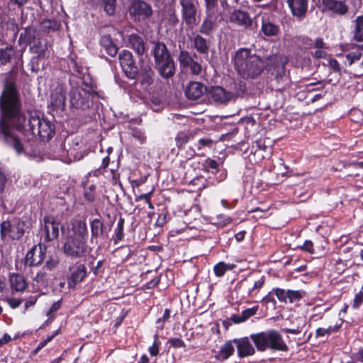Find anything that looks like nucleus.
Wrapping results in <instances>:
<instances>
[{
    "instance_id": "obj_20",
    "label": "nucleus",
    "mask_w": 363,
    "mask_h": 363,
    "mask_svg": "<svg viewBox=\"0 0 363 363\" xmlns=\"http://www.w3.org/2000/svg\"><path fill=\"white\" fill-rule=\"evenodd\" d=\"M235 342L236 343L239 357H245L255 353V349L248 338L245 337L239 340H235Z\"/></svg>"
},
{
    "instance_id": "obj_24",
    "label": "nucleus",
    "mask_w": 363,
    "mask_h": 363,
    "mask_svg": "<svg viewBox=\"0 0 363 363\" xmlns=\"http://www.w3.org/2000/svg\"><path fill=\"white\" fill-rule=\"evenodd\" d=\"M234 352V347L231 342H225L215 355V359L223 362L233 355Z\"/></svg>"
},
{
    "instance_id": "obj_1",
    "label": "nucleus",
    "mask_w": 363,
    "mask_h": 363,
    "mask_svg": "<svg viewBox=\"0 0 363 363\" xmlns=\"http://www.w3.org/2000/svg\"><path fill=\"white\" fill-rule=\"evenodd\" d=\"M0 108L2 118L0 121V135H3L6 142L12 146L17 153L23 150L19 139L10 132L9 120L16 123L18 128L23 127L31 138L38 137L43 141L49 140L54 134V128L50 121L38 111H29L25 116L20 113V103L17 91L13 84H6L0 96Z\"/></svg>"
},
{
    "instance_id": "obj_49",
    "label": "nucleus",
    "mask_w": 363,
    "mask_h": 363,
    "mask_svg": "<svg viewBox=\"0 0 363 363\" xmlns=\"http://www.w3.org/2000/svg\"><path fill=\"white\" fill-rule=\"evenodd\" d=\"M191 72L194 74H199L201 71V66L198 62L192 60H189V64L187 65Z\"/></svg>"
},
{
    "instance_id": "obj_59",
    "label": "nucleus",
    "mask_w": 363,
    "mask_h": 363,
    "mask_svg": "<svg viewBox=\"0 0 363 363\" xmlns=\"http://www.w3.org/2000/svg\"><path fill=\"white\" fill-rule=\"evenodd\" d=\"M264 277H261L259 279H258L257 281H256L255 283H254V285H253V287L252 289L249 291V293H252L255 289H259V288H261L262 286V285L264 284Z\"/></svg>"
},
{
    "instance_id": "obj_13",
    "label": "nucleus",
    "mask_w": 363,
    "mask_h": 363,
    "mask_svg": "<svg viewBox=\"0 0 363 363\" xmlns=\"http://www.w3.org/2000/svg\"><path fill=\"white\" fill-rule=\"evenodd\" d=\"M208 95L214 102L218 104H225L234 97L233 93L225 91L219 86L211 87L208 91Z\"/></svg>"
},
{
    "instance_id": "obj_54",
    "label": "nucleus",
    "mask_w": 363,
    "mask_h": 363,
    "mask_svg": "<svg viewBox=\"0 0 363 363\" xmlns=\"http://www.w3.org/2000/svg\"><path fill=\"white\" fill-rule=\"evenodd\" d=\"M329 66L335 72H339L340 70V67L339 62L335 59H330L329 60Z\"/></svg>"
},
{
    "instance_id": "obj_14",
    "label": "nucleus",
    "mask_w": 363,
    "mask_h": 363,
    "mask_svg": "<svg viewBox=\"0 0 363 363\" xmlns=\"http://www.w3.org/2000/svg\"><path fill=\"white\" fill-rule=\"evenodd\" d=\"M206 16L200 27L199 31L209 35L218 26V14L216 11H206Z\"/></svg>"
},
{
    "instance_id": "obj_43",
    "label": "nucleus",
    "mask_w": 363,
    "mask_h": 363,
    "mask_svg": "<svg viewBox=\"0 0 363 363\" xmlns=\"http://www.w3.org/2000/svg\"><path fill=\"white\" fill-rule=\"evenodd\" d=\"M155 340L151 347H149V352L152 356H157L159 353V347L160 342L158 340V335L157 334L154 336Z\"/></svg>"
},
{
    "instance_id": "obj_47",
    "label": "nucleus",
    "mask_w": 363,
    "mask_h": 363,
    "mask_svg": "<svg viewBox=\"0 0 363 363\" xmlns=\"http://www.w3.org/2000/svg\"><path fill=\"white\" fill-rule=\"evenodd\" d=\"M361 57L362 53L359 51L351 52L346 56L350 65H351L354 62L359 60Z\"/></svg>"
},
{
    "instance_id": "obj_7",
    "label": "nucleus",
    "mask_w": 363,
    "mask_h": 363,
    "mask_svg": "<svg viewBox=\"0 0 363 363\" xmlns=\"http://www.w3.org/2000/svg\"><path fill=\"white\" fill-rule=\"evenodd\" d=\"M23 226V223L18 220H15L13 223L9 220L3 221L1 223V234L2 237L8 235L13 240H18L24 233Z\"/></svg>"
},
{
    "instance_id": "obj_45",
    "label": "nucleus",
    "mask_w": 363,
    "mask_h": 363,
    "mask_svg": "<svg viewBox=\"0 0 363 363\" xmlns=\"http://www.w3.org/2000/svg\"><path fill=\"white\" fill-rule=\"evenodd\" d=\"M272 292L274 293L277 298L279 301L281 302H286L287 301V296H286V291L280 289V288H276L272 290Z\"/></svg>"
},
{
    "instance_id": "obj_29",
    "label": "nucleus",
    "mask_w": 363,
    "mask_h": 363,
    "mask_svg": "<svg viewBox=\"0 0 363 363\" xmlns=\"http://www.w3.org/2000/svg\"><path fill=\"white\" fill-rule=\"evenodd\" d=\"M194 48L199 53H207L208 46L206 40L200 35H196L193 38Z\"/></svg>"
},
{
    "instance_id": "obj_21",
    "label": "nucleus",
    "mask_w": 363,
    "mask_h": 363,
    "mask_svg": "<svg viewBox=\"0 0 363 363\" xmlns=\"http://www.w3.org/2000/svg\"><path fill=\"white\" fill-rule=\"evenodd\" d=\"M152 54L156 64L172 58L166 45L163 43H157L155 45Z\"/></svg>"
},
{
    "instance_id": "obj_31",
    "label": "nucleus",
    "mask_w": 363,
    "mask_h": 363,
    "mask_svg": "<svg viewBox=\"0 0 363 363\" xmlns=\"http://www.w3.org/2000/svg\"><path fill=\"white\" fill-rule=\"evenodd\" d=\"M154 72L150 67H145L141 74V84L145 86H148L153 83Z\"/></svg>"
},
{
    "instance_id": "obj_60",
    "label": "nucleus",
    "mask_w": 363,
    "mask_h": 363,
    "mask_svg": "<svg viewBox=\"0 0 363 363\" xmlns=\"http://www.w3.org/2000/svg\"><path fill=\"white\" fill-rule=\"evenodd\" d=\"M314 45L317 49H324L325 48V43L323 40L320 38H318L315 39L314 42Z\"/></svg>"
},
{
    "instance_id": "obj_34",
    "label": "nucleus",
    "mask_w": 363,
    "mask_h": 363,
    "mask_svg": "<svg viewBox=\"0 0 363 363\" xmlns=\"http://www.w3.org/2000/svg\"><path fill=\"white\" fill-rule=\"evenodd\" d=\"M262 30L265 35L275 36L279 32V28L275 24L270 22H262Z\"/></svg>"
},
{
    "instance_id": "obj_53",
    "label": "nucleus",
    "mask_w": 363,
    "mask_h": 363,
    "mask_svg": "<svg viewBox=\"0 0 363 363\" xmlns=\"http://www.w3.org/2000/svg\"><path fill=\"white\" fill-rule=\"evenodd\" d=\"M334 330H335V329L331 326L328 327V328H318L316 330V336L317 337H323L325 335L330 334V333H332Z\"/></svg>"
},
{
    "instance_id": "obj_46",
    "label": "nucleus",
    "mask_w": 363,
    "mask_h": 363,
    "mask_svg": "<svg viewBox=\"0 0 363 363\" xmlns=\"http://www.w3.org/2000/svg\"><path fill=\"white\" fill-rule=\"evenodd\" d=\"M123 226L124 219L123 218H120L117 223V228L116 229V235L118 240H121L123 238Z\"/></svg>"
},
{
    "instance_id": "obj_28",
    "label": "nucleus",
    "mask_w": 363,
    "mask_h": 363,
    "mask_svg": "<svg viewBox=\"0 0 363 363\" xmlns=\"http://www.w3.org/2000/svg\"><path fill=\"white\" fill-rule=\"evenodd\" d=\"M30 45V50L33 53L38 55V57H45L48 52V45L45 42L38 39Z\"/></svg>"
},
{
    "instance_id": "obj_18",
    "label": "nucleus",
    "mask_w": 363,
    "mask_h": 363,
    "mask_svg": "<svg viewBox=\"0 0 363 363\" xmlns=\"http://www.w3.org/2000/svg\"><path fill=\"white\" fill-rule=\"evenodd\" d=\"M66 93L62 91H55L52 93L50 99V105L57 112L63 111L65 109Z\"/></svg>"
},
{
    "instance_id": "obj_15",
    "label": "nucleus",
    "mask_w": 363,
    "mask_h": 363,
    "mask_svg": "<svg viewBox=\"0 0 363 363\" xmlns=\"http://www.w3.org/2000/svg\"><path fill=\"white\" fill-rule=\"evenodd\" d=\"M9 284L12 294L23 292L28 287V283L24 277L18 273L9 274Z\"/></svg>"
},
{
    "instance_id": "obj_11",
    "label": "nucleus",
    "mask_w": 363,
    "mask_h": 363,
    "mask_svg": "<svg viewBox=\"0 0 363 363\" xmlns=\"http://www.w3.org/2000/svg\"><path fill=\"white\" fill-rule=\"evenodd\" d=\"M44 226L42 230V238L44 241L49 242L56 239L59 235L60 223L55 222L51 216H45L43 219Z\"/></svg>"
},
{
    "instance_id": "obj_27",
    "label": "nucleus",
    "mask_w": 363,
    "mask_h": 363,
    "mask_svg": "<svg viewBox=\"0 0 363 363\" xmlns=\"http://www.w3.org/2000/svg\"><path fill=\"white\" fill-rule=\"evenodd\" d=\"M86 275V269L84 264H79L72 272L71 281H69V287L75 286L77 283L82 281Z\"/></svg>"
},
{
    "instance_id": "obj_42",
    "label": "nucleus",
    "mask_w": 363,
    "mask_h": 363,
    "mask_svg": "<svg viewBox=\"0 0 363 363\" xmlns=\"http://www.w3.org/2000/svg\"><path fill=\"white\" fill-rule=\"evenodd\" d=\"M231 221L232 220L229 216L224 214H219L216 216V221L215 224L220 226H225L230 223Z\"/></svg>"
},
{
    "instance_id": "obj_19",
    "label": "nucleus",
    "mask_w": 363,
    "mask_h": 363,
    "mask_svg": "<svg viewBox=\"0 0 363 363\" xmlns=\"http://www.w3.org/2000/svg\"><path fill=\"white\" fill-rule=\"evenodd\" d=\"M294 16L303 17L308 10V0H287Z\"/></svg>"
},
{
    "instance_id": "obj_52",
    "label": "nucleus",
    "mask_w": 363,
    "mask_h": 363,
    "mask_svg": "<svg viewBox=\"0 0 363 363\" xmlns=\"http://www.w3.org/2000/svg\"><path fill=\"white\" fill-rule=\"evenodd\" d=\"M218 0H204L206 11H216L215 9L218 5Z\"/></svg>"
},
{
    "instance_id": "obj_6",
    "label": "nucleus",
    "mask_w": 363,
    "mask_h": 363,
    "mask_svg": "<svg viewBox=\"0 0 363 363\" xmlns=\"http://www.w3.org/2000/svg\"><path fill=\"white\" fill-rule=\"evenodd\" d=\"M128 13L134 22H142L150 18L153 13L152 6L143 0H133L129 8Z\"/></svg>"
},
{
    "instance_id": "obj_32",
    "label": "nucleus",
    "mask_w": 363,
    "mask_h": 363,
    "mask_svg": "<svg viewBox=\"0 0 363 363\" xmlns=\"http://www.w3.org/2000/svg\"><path fill=\"white\" fill-rule=\"evenodd\" d=\"M235 267L233 264H225L223 262H220L216 264L213 267V271L216 277H223L226 271L231 270Z\"/></svg>"
},
{
    "instance_id": "obj_61",
    "label": "nucleus",
    "mask_w": 363,
    "mask_h": 363,
    "mask_svg": "<svg viewBox=\"0 0 363 363\" xmlns=\"http://www.w3.org/2000/svg\"><path fill=\"white\" fill-rule=\"evenodd\" d=\"M326 52L324 49H317L313 54V56L317 59L324 58Z\"/></svg>"
},
{
    "instance_id": "obj_36",
    "label": "nucleus",
    "mask_w": 363,
    "mask_h": 363,
    "mask_svg": "<svg viewBox=\"0 0 363 363\" xmlns=\"http://www.w3.org/2000/svg\"><path fill=\"white\" fill-rule=\"evenodd\" d=\"M42 30L46 32L54 31L58 29L60 24L54 20H44L40 24Z\"/></svg>"
},
{
    "instance_id": "obj_62",
    "label": "nucleus",
    "mask_w": 363,
    "mask_h": 363,
    "mask_svg": "<svg viewBox=\"0 0 363 363\" xmlns=\"http://www.w3.org/2000/svg\"><path fill=\"white\" fill-rule=\"evenodd\" d=\"M169 316H170V311L169 309H165L162 318L157 319V323L159 324L161 322L166 321L167 320H168Z\"/></svg>"
},
{
    "instance_id": "obj_63",
    "label": "nucleus",
    "mask_w": 363,
    "mask_h": 363,
    "mask_svg": "<svg viewBox=\"0 0 363 363\" xmlns=\"http://www.w3.org/2000/svg\"><path fill=\"white\" fill-rule=\"evenodd\" d=\"M11 340V336L5 333L4 336L0 339V346L8 343Z\"/></svg>"
},
{
    "instance_id": "obj_64",
    "label": "nucleus",
    "mask_w": 363,
    "mask_h": 363,
    "mask_svg": "<svg viewBox=\"0 0 363 363\" xmlns=\"http://www.w3.org/2000/svg\"><path fill=\"white\" fill-rule=\"evenodd\" d=\"M355 358H356V360L358 361V362H360L362 363H363V350H359L356 354H355Z\"/></svg>"
},
{
    "instance_id": "obj_38",
    "label": "nucleus",
    "mask_w": 363,
    "mask_h": 363,
    "mask_svg": "<svg viewBox=\"0 0 363 363\" xmlns=\"http://www.w3.org/2000/svg\"><path fill=\"white\" fill-rule=\"evenodd\" d=\"M303 292L299 290H286L287 300L290 303L298 301L303 296Z\"/></svg>"
},
{
    "instance_id": "obj_23",
    "label": "nucleus",
    "mask_w": 363,
    "mask_h": 363,
    "mask_svg": "<svg viewBox=\"0 0 363 363\" xmlns=\"http://www.w3.org/2000/svg\"><path fill=\"white\" fill-rule=\"evenodd\" d=\"M100 44L110 56L114 57L116 55L118 48L109 35H104L100 40Z\"/></svg>"
},
{
    "instance_id": "obj_26",
    "label": "nucleus",
    "mask_w": 363,
    "mask_h": 363,
    "mask_svg": "<svg viewBox=\"0 0 363 363\" xmlns=\"http://www.w3.org/2000/svg\"><path fill=\"white\" fill-rule=\"evenodd\" d=\"M131 48L139 55H142L145 50L143 40L136 34H131L128 38Z\"/></svg>"
},
{
    "instance_id": "obj_8",
    "label": "nucleus",
    "mask_w": 363,
    "mask_h": 363,
    "mask_svg": "<svg viewBox=\"0 0 363 363\" xmlns=\"http://www.w3.org/2000/svg\"><path fill=\"white\" fill-rule=\"evenodd\" d=\"M46 247L45 245L39 243L34 245L26 253L25 257V265L28 267H37L42 264L45 259Z\"/></svg>"
},
{
    "instance_id": "obj_37",
    "label": "nucleus",
    "mask_w": 363,
    "mask_h": 363,
    "mask_svg": "<svg viewBox=\"0 0 363 363\" xmlns=\"http://www.w3.org/2000/svg\"><path fill=\"white\" fill-rule=\"evenodd\" d=\"M92 236L99 237L103 234V223L98 219L94 220L91 223Z\"/></svg>"
},
{
    "instance_id": "obj_58",
    "label": "nucleus",
    "mask_w": 363,
    "mask_h": 363,
    "mask_svg": "<svg viewBox=\"0 0 363 363\" xmlns=\"http://www.w3.org/2000/svg\"><path fill=\"white\" fill-rule=\"evenodd\" d=\"M152 191L141 194L135 198L136 201H139L140 200H144L145 202H149V200H150Z\"/></svg>"
},
{
    "instance_id": "obj_41",
    "label": "nucleus",
    "mask_w": 363,
    "mask_h": 363,
    "mask_svg": "<svg viewBox=\"0 0 363 363\" xmlns=\"http://www.w3.org/2000/svg\"><path fill=\"white\" fill-rule=\"evenodd\" d=\"M4 301H6L12 309L18 308L22 303L21 298H16L13 297H6Z\"/></svg>"
},
{
    "instance_id": "obj_5",
    "label": "nucleus",
    "mask_w": 363,
    "mask_h": 363,
    "mask_svg": "<svg viewBox=\"0 0 363 363\" xmlns=\"http://www.w3.org/2000/svg\"><path fill=\"white\" fill-rule=\"evenodd\" d=\"M74 238L72 245H69V255L81 257L86 250L85 237L87 235L86 225L84 220H74L72 223Z\"/></svg>"
},
{
    "instance_id": "obj_51",
    "label": "nucleus",
    "mask_w": 363,
    "mask_h": 363,
    "mask_svg": "<svg viewBox=\"0 0 363 363\" xmlns=\"http://www.w3.org/2000/svg\"><path fill=\"white\" fill-rule=\"evenodd\" d=\"M168 342L170 344L172 347L174 348H180L185 347L184 342L180 338H170L168 340Z\"/></svg>"
},
{
    "instance_id": "obj_3",
    "label": "nucleus",
    "mask_w": 363,
    "mask_h": 363,
    "mask_svg": "<svg viewBox=\"0 0 363 363\" xmlns=\"http://www.w3.org/2000/svg\"><path fill=\"white\" fill-rule=\"evenodd\" d=\"M234 67L244 79H256L266 67V62L250 49L240 48L233 57Z\"/></svg>"
},
{
    "instance_id": "obj_9",
    "label": "nucleus",
    "mask_w": 363,
    "mask_h": 363,
    "mask_svg": "<svg viewBox=\"0 0 363 363\" xmlns=\"http://www.w3.org/2000/svg\"><path fill=\"white\" fill-rule=\"evenodd\" d=\"M121 66L126 75L130 79H135L138 73V67L133 60L132 53L128 50H123L119 55Z\"/></svg>"
},
{
    "instance_id": "obj_57",
    "label": "nucleus",
    "mask_w": 363,
    "mask_h": 363,
    "mask_svg": "<svg viewBox=\"0 0 363 363\" xmlns=\"http://www.w3.org/2000/svg\"><path fill=\"white\" fill-rule=\"evenodd\" d=\"M213 143V140L209 138H201L199 140V144L200 145L199 148L203 146L211 147Z\"/></svg>"
},
{
    "instance_id": "obj_48",
    "label": "nucleus",
    "mask_w": 363,
    "mask_h": 363,
    "mask_svg": "<svg viewBox=\"0 0 363 363\" xmlns=\"http://www.w3.org/2000/svg\"><path fill=\"white\" fill-rule=\"evenodd\" d=\"M363 303V292L359 291L357 293L353 299L352 308L357 309Z\"/></svg>"
},
{
    "instance_id": "obj_35",
    "label": "nucleus",
    "mask_w": 363,
    "mask_h": 363,
    "mask_svg": "<svg viewBox=\"0 0 363 363\" xmlns=\"http://www.w3.org/2000/svg\"><path fill=\"white\" fill-rule=\"evenodd\" d=\"M14 53L15 51L11 47H6L5 49L0 50L1 65H5L9 62Z\"/></svg>"
},
{
    "instance_id": "obj_22",
    "label": "nucleus",
    "mask_w": 363,
    "mask_h": 363,
    "mask_svg": "<svg viewBox=\"0 0 363 363\" xmlns=\"http://www.w3.org/2000/svg\"><path fill=\"white\" fill-rule=\"evenodd\" d=\"M160 75L166 79L172 77L174 74L175 67L172 58L164 62L156 64Z\"/></svg>"
},
{
    "instance_id": "obj_10",
    "label": "nucleus",
    "mask_w": 363,
    "mask_h": 363,
    "mask_svg": "<svg viewBox=\"0 0 363 363\" xmlns=\"http://www.w3.org/2000/svg\"><path fill=\"white\" fill-rule=\"evenodd\" d=\"M349 9L345 1L340 0H322V10L336 16L345 15Z\"/></svg>"
},
{
    "instance_id": "obj_4",
    "label": "nucleus",
    "mask_w": 363,
    "mask_h": 363,
    "mask_svg": "<svg viewBox=\"0 0 363 363\" xmlns=\"http://www.w3.org/2000/svg\"><path fill=\"white\" fill-rule=\"evenodd\" d=\"M250 337L259 351H264L267 349L280 351L288 350L280 333L274 330L252 334Z\"/></svg>"
},
{
    "instance_id": "obj_40",
    "label": "nucleus",
    "mask_w": 363,
    "mask_h": 363,
    "mask_svg": "<svg viewBox=\"0 0 363 363\" xmlns=\"http://www.w3.org/2000/svg\"><path fill=\"white\" fill-rule=\"evenodd\" d=\"M297 249H300L302 251L307 252L310 254H313L315 252L313 243L311 240H306L302 245H298L296 247Z\"/></svg>"
},
{
    "instance_id": "obj_2",
    "label": "nucleus",
    "mask_w": 363,
    "mask_h": 363,
    "mask_svg": "<svg viewBox=\"0 0 363 363\" xmlns=\"http://www.w3.org/2000/svg\"><path fill=\"white\" fill-rule=\"evenodd\" d=\"M74 75L78 78L77 86H72L69 92V104L77 109L85 110L92 104L97 96L96 86L87 67L78 65L72 60Z\"/></svg>"
},
{
    "instance_id": "obj_56",
    "label": "nucleus",
    "mask_w": 363,
    "mask_h": 363,
    "mask_svg": "<svg viewBox=\"0 0 363 363\" xmlns=\"http://www.w3.org/2000/svg\"><path fill=\"white\" fill-rule=\"evenodd\" d=\"M60 307V301H56L52 303L50 308L47 311L46 315L50 316L53 312L57 311Z\"/></svg>"
},
{
    "instance_id": "obj_39",
    "label": "nucleus",
    "mask_w": 363,
    "mask_h": 363,
    "mask_svg": "<svg viewBox=\"0 0 363 363\" xmlns=\"http://www.w3.org/2000/svg\"><path fill=\"white\" fill-rule=\"evenodd\" d=\"M276 81L278 83V89H285L289 84V79L287 75L283 72L282 74L279 73L276 76Z\"/></svg>"
},
{
    "instance_id": "obj_25",
    "label": "nucleus",
    "mask_w": 363,
    "mask_h": 363,
    "mask_svg": "<svg viewBox=\"0 0 363 363\" xmlns=\"http://www.w3.org/2000/svg\"><path fill=\"white\" fill-rule=\"evenodd\" d=\"M258 311V306H254L250 308H247L242 311L240 314H234L231 317V320L235 323H240L245 322L250 317L256 314Z\"/></svg>"
},
{
    "instance_id": "obj_12",
    "label": "nucleus",
    "mask_w": 363,
    "mask_h": 363,
    "mask_svg": "<svg viewBox=\"0 0 363 363\" xmlns=\"http://www.w3.org/2000/svg\"><path fill=\"white\" fill-rule=\"evenodd\" d=\"M182 6V16L185 23L189 26L197 23V1H180Z\"/></svg>"
},
{
    "instance_id": "obj_16",
    "label": "nucleus",
    "mask_w": 363,
    "mask_h": 363,
    "mask_svg": "<svg viewBox=\"0 0 363 363\" xmlns=\"http://www.w3.org/2000/svg\"><path fill=\"white\" fill-rule=\"evenodd\" d=\"M206 92V86L198 82H190L185 90L186 96L191 100L200 99Z\"/></svg>"
},
{
    "instance_id": "obj_55",
    "label": "nucleus",
    "mask_w": 363,
    "mask_h": 363,
    "mask_svg": "<svg viewBox=\"0 0 363 363\" xmlns=\"http://www.w3.org/2000/svg\"><path fill=\"white\" fill-rule=\"evenodd\" d=\"M179 60L181 63L185 64L186 65L189 64V60H192V59L189 56L188 53L184 52H181Z\"/></svg>"
},
{
    "instance_id": "obj_50",
    "label": "nucleus",
    "mask_w": 363,
    "mask_h": 363,
    "mask_svg": "<svg viewBox=\"0 0 363 363\" xmlns=\"http://www.w3.org/2000/svg\"><path fill=\"white\" fill-rule=\"evenodd\" d=\"M57 150L56 152L58 153L59 156H61V153H65L66 151V146H65V135H63V139H60L59 141H57Z\"/></svg>"
},
{
    "instance_id": "obj_17",
    "label": "nucleus",
    "mask_w": 363,
    "mask_h": 363,
    "mask_svg": "<svg viewBox=\"0 0 363 363\" xmlns=\"http://www.w3.org/2000/svg\"><path fill=\"white\" fill-rule=\"evenodd\" d=\"M230 21L245 28L250 27L252 23V18L248 13L240 9L232 12L230 16Z\"/></svg>"
},
{
    "instance_id": "obj_44",
    "label": "nucleus",
    "mask_w": 363,
    "mask_h": 363,
    "mask_svg": "<svg viewBox=\"0 0 363 363\" xmlns=\"http://www.w3.org/2000/svg\"><path fill=\"white\" fill-rule=\"evenodd\" d=\"M175 140L177 146L182 148L188 142L189 137L185 133H180L176 137Z\"/></svg>"
},
{
    "instance_id": "obj_33",
    "label": "nucleus",
    "mask_w": 363,
    "mask_h": 363,
    "mask_svg": "<svg viewBox=\"0 0 363 363\" xmlns=\"http://www.w3.org/2000/svg\"><path fill=\"white\" fill-rule=\"evenodd\" d=\"M36 30L33 28H26L24 33H21V38H23L24 41L31 45L33 42L38 40L36 39Z\"/></svg>"
},
{
    "instance_id": "obj_30",
    "label": "nucleus",
    "mask_w": 363,
    "mask_h": 363,
    "mask_svg": "<svg viewBox=\"0 0 363 363\" xmlns=\"http://www.w3.org/2000/svg\"><path fill=\"white\" fill-rule=\"evenodd\" d=\"M354 38L359 42L363 41V16H357L355 19Z\"/></svg>"
}]
</instances>
